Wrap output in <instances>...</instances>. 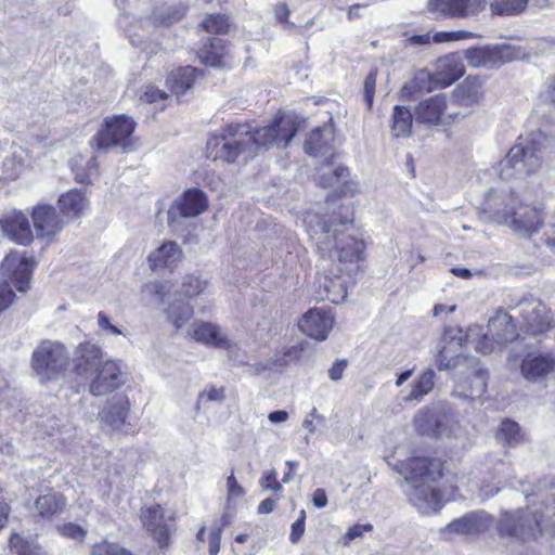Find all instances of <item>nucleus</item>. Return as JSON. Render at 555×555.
Instances as JSON below:
<instances>
[{
  "instance_id": "f257e3e1",
  "label": "nucleus",
  "mask_w": 555,
  "mask_h": 555,
  "mask_svg": "<svg viewBox=\"0 0 555 555\" xmlns=\"http://www.w3.org/2000/svg\"><path fill=\"white\" fill-rule=\"evenodd\" d=\"M299 129V121L292 115L276 116L270 124L253 128L247 122H230L220 135L207 141V157L212 160L234 163L257 156L269 147L285 149Z\"/></svg>"
},
{
  "instance_id": "f03ea898",
  "label": "nucleus",
  "mask_w": 555,
  "mask_h": 555,
  "mask_svg": "<svg viewBox=\"0 0 555 555\" xmlns=\"http://www.w3.org/2000/svg\"><path fill=\"white\" fill-rule=\"evenodd\" d=\"M317 216H308L305 222L307 231L314 240L318 251L323 262L337 260L334 263L341 267L348 275L356 274L360 269V262L364 259V242L358 238L352 227V219L346 215L341 218L333 216L330 220L311 225Z\"/></svg>"
},
{
  "instance_id": "7ed1b4c3",
  "label": "nucleus",
  "mask_w": 555,
  "mask_h": 555,
  "mask_svg": "<svg viewBox=\"0 0 555 555\" xmlns=\"http://www.w3.org/2000/svg\"><path fill=\"white\" fill-rule=\"evenodd\" d=\"M397 472L403 476L402 490L410 503L422 514L438 512L443 498L436 486L442 477L443 465L438 459L411 457L396 464Z\"/></svg>"
},
{
  "instance_id": "20e7f679",
  "label": "nucleus",
  "mask_w": 555,
  "mask_h": 555,
  "mask_svg": "<svg viewBox=\"0 0 555 555\" xmlns=\"http://www.w3.org/2000/svg\"><path fill=\"white\" fill-rule=\"evenodd\" d=\"M480 214L487 220L505 224L527 236L534 233L543 222L540 209L525 203L512 185L491 188L485 194Z\"/></svg>"
},
{
  "instance_id": "39448f33",
  "label": "nucleus",
  "mask_w": 555,
  "mask_h": 555,
  "mask_svg": "<svg viewBox=\"0 0 555 555\" xmlns=\"http://www.w3.org/2000/svg\"><path fill=\"white\" fill-rule=\"evenodd\" d=\"M102 350L92 343L79 344L74 358L75 373L93 396H104L124 385L127 380V367L121 361L101 362Z\"/></svg>"
},
{
  "instance_id": "423d86ee",
  "label": "nucleus",
  "mask_w": 555,
  "mask_h": 555,
  "mask_svg": "<svg viewBox=\"0 0 555 555\" xmlns=\"http://www.w3.org/2000/svg\"><path fill=\"white\" fill-rule=\"evenodd\" d=\"M550 139L541 131L520 135L506 156L493 168L501 181L514 182L538 172L550 149Z\"/></svg>"
},
{
  "instance_id": "0eeeda50",
  "label": "nucleus",
  "mask_w": 555,
  "mask_h": 555,
  "mask_svg": "<svg viewBox=\"0 0 555 555\" xmlns=\"http://www.w3.org/2000/svg\"><path fill=\"white\" fill-rule=\"evenodd\" d=\"M69 363L65 346L56 340H43L33 351L31 369L41 382L60 378Z\"/></svg>"
},
{
  "instance_id": "6e6552de",
  "label": "nucleus",
  "mask_w": 555,
  "mask_h": 555,
  "mask_svg": "<svg viewBox=\"0 0 555 555\" xmlns=\"http://www.w3.org/2000/svg\"><path fill=\"white\" fill-rule=\"evenodd\" d=\"M519 319L521 330L530 335H540L551 325L550 311L532 295L524 296L515 306H509Z\"/></svg>"
},
{
  "instance_id": "1a4fd4ad",
  "label": "nucleus",
  "mask_w": 555,
  "mask_h": 555,
  "mask_svg": "<svg viewBox=\"0 0 555 555\" xmlns=\"http://www.w3.org/2000/svg\"><path fill=\"white\" fill-rule=\"evenodd\" d=\"M320 267L324 273L317 280V299L328 300L336 305L344 302L353 275H348L341 267L335 264L327 267V262L322 260Z\"/></svg>"
},
{
  "instance_id": "9d476101",
  "label": "nucleus",
  "mask_w": 555,
  "mask_h": 555,
  "mask_svg": "<svg viewBox=\"0 0 555 555\" xmlns=\"http://www.w3.org/2000/svg\"><path fill=\"white\" fill-rule=\"evenodd\" d=\"M542 516L537 512L517 509L514 513H505L499 524V532L502 537L516 538L521 541L535 539L541 532Z\"/></svg>"
},
{
  "instance_id": "9b49d317",
  "label": "nucleus",
  "mask_w": 555,
  "mask_h": 555,
  "mask_svg": "<svg viewBox=\"0 0 555 555\" xmlns=\"http://www.w3.org/2000/svg\"><path fill=\"white\" fill-rule=\"evenodd\" d=\"M144 528L160 548L168 547L176 532V516L167 513L159 504L141 509L140 514Z\"/></svg>"
},
{
  "instance_id": "f8f14e48",
  "label": "nucleus",
  "mask_w": 555,
  "mask_h": 555,
  "mask_svg": "<svg viewBox=\"0 0 555 555\" xmlns=\"http://www.w3.org/2000/svg\"><path fill=\"white\" fill-rule=\"evenodd\" d=\"M135 129L134 120L126 115L106 118L104 127L92 138L99 150L111 146L127 147L131 142V134Z\"/></svg>"
},
{
  "instance_id": "ddd939ff",
  "label": "nucleus",
  "mask_w": 555,
  "mask_h": 555,
  "mask_svg": "<svg viewBox=\"0 0 555 555\" xmlns=\"http://www.w3.org/2000/svg\"><path fill=\"white\" fill-rule=\"evenodd\" d=\"M414 425L422 435L443 437L453 433L455 422L449 411L438 406L420 410L414 417Z\"/></svg>"
},
{
  "instance_id": "4468645a",
  "label": "nucleus",
  "mask_w": 555,
  "mask_h": 555,
  "mask_svg": "<svg viewBox=\"0 0 555 555\" xmlns=\"http://www.w3.org/2000/svg\"><path fill=\"white\" fill-rule=\"evenodd\" d=\"M35 264L33 258L14 251L4 258L0 270L1 274L10 280V284H13L20 292H25L28 288Z\"/></svg>"
},
{
  "instance_id": "2eb2a0df",
  "label": "nucleus",
  "mask_w": 555,
  "mask_h": 555,
  "mask_svg": "<svg viewBox=\"0 0 555 555\" xmlns=\"http://www.w3.org/2000/svg\"><path fill=\"white\" fill-rule=\"evenodd\" d=\"M428 11L436 17H468L486 9V0H428Z\"/></svg>"
},
{
  "instance_id": "dca6fc26",
  "label": "nucleus",
  "mask_w": 555,
  "mask_h": 555,
  "mask_svg": "<svg viewBox=\"0 0 555 555\" xmlns=\"http://www.w3.org/2000/svg\"><path fill=\"white\" fill-rule=\"evenodd\" d=\"M208 207V199L199 189H190L175 201L168 211V223L173 225L177 215L183 218H195Z\"/></svg>"
},
{
  "instance_id": "f3484780",
  "label": "nucleus",
  "mask_w": 555,
  "mask_h": 555,
  "mask_svg": "<svg viewBox=\"0 0 555 555\" xmlns=\"http://www.w3.org/2000/svg\"><path fill=\"white\" fill-rule=\"evenodd\" d=\"M334 325V315L328 308H312L300 319L298 326L307 336L323 341Z\"/></svg>"
},
{
  "instance_id": "a211bd4d",
  "label": "nucleus",
  "mask_w": 555,
  "mask_h": 555,
  "mask_svg": "<svg viewBox=\"0 0 555 555\" xmlns=\"http://www.w3.org/2000/svg\"><path fill=\"white\" fill-rule=\"evenodd\" d=\"M450 487L464 496L465 493L470 496H478L480 499H488L494 496L499 492V488L493 485H480L479 480L472 478V472L461 470L452 475L448 479Z\"/></svg>"
},
{
  "instance_id": "6ab92c4d",
  "label": "nucleus",
  "mask_w": 555,
  "mask_h": 555,
  "mask_svg": "<svg viewBox=\"0 0 555 555\" xmlns=\"http://www.w3.org/2000/svg\"><path fill=\"white\" fill-rule=\"evenodd\" d=\"M129 400L124 395L113 396L100 413L102 425L113 431H120L126 426L129 413Z\"/></svg>"
},
{
  "instance_id": "aec40b11",
  "label": "nucleus",
  "mask_w": 555,
  "mask_h": 555,
  "mask_svg": "<svg viewBox=\"0 0 555 555\" xmlns=\"http://www.w3.org/2000/svg\"><path fill=\"white\" fill-rule=\"evenodd\" d=\"M34 227L37 235L52 240L64 228V222L51 205H39L33 211Z\"/></svg>"
},
{
  "instance_id": "412c9836",
  "label": "nucleus",
  "mask_w": 555,
  "mask_h": 555,
  "mask_svg": "<svg viewBox=\"0 0 555 555\" xmlns=\"http://www.w3.org/2000/svg\"><path fill=\"white\" fill-rule=\"evenodd\" d=\"M492 525V518L485 512L466 514L453 520L444 529L443 533L449 538L455 534H478L488 530Z\"/></svg>"
},
{
  "instance_id": "4be33fe9",
  "label": "nucleus",
  "mask_w": 555,
  "mask_h": 555,
  "mask_svg": "<svg viewBox=\"0 0 555 555\" xmlns=\"http://www.w3.org/2000/svg\"><path fill=\"white\" fill-rule=\"evenodd\" d=\"M554 370L555 357L551 353H528L520 365L521 375L529 382H540Z\"/></svg>"
},
{
  "instance_id": "5701e85b",
  "label": "nucleus",
  "mask_w": 555,
  "mask_h": 555,
  "mask_svg": "<svg viewBox=\"0 0 555 555\" xmlns=\"http://www.w3.org/2000/svg\"><path fill=\"white\" fill-rule=\"evenodd\" d=\"M188 336L197 343L222 349H229L231 343L221 328L214 323L195 321L188 330Z\"/></svg>"
},
{
  "instance_id": "b1692460",
  "label": "nucleus",
  "mask_w": 555,
  "mask_h": 555,
  "mask_svg": "<svg viewBox=\"0 0 555 555\" xmlns=\"http://www.w3.org/2000/svg\"><path fill=\"white\" fill-rule=\"evenodd\" d=\"M447 108V95L438 93L421 101L414 109L415 120L425 125H439Z\"/></svg>"
},
{
  "instance_id": "393cba45",
  "label": "nucleus",
  "mask_w": 555,
  "mask_h": 555,
  "mask_svg": "<svg viewBox=\"0 0 555 555\" xmlns=\"http://www.w3.org/2000/svg\"><path fill=\"white\" fill-rule=\"evenodd\" d=\"M3 232L15 243L27 245L33 241V231L27 217L21 211H13L1 220Z\"/></svg>"
},
{
  "instance_id": "a878e982",
  "label": "nucleus",
  "mask_w": 555,
  "mask_h": 555,
  "mask_svg": "<svg viewBox=\"0 0 555 555\" xmlns=\"http://www.w3.org/2000/svg\"><path fill=\"white\" fill-rule=\"evenodd\" d=\"M465 60L473 67L496 68L505 62V50L498 47L472 48L465 51Z\"/></svg>"
},
{
  "instance_id": "bb28decb",
  "label": "nucleus",
  "mask_w": 555,
  "mask_h": 555,
  "mask_svg": "<svg viewBox=\"0 0 555 555\" xmlns=\"http://www.w3.org/2000/svg\"><path fill=\"white\" fill-rule=\"evenodd\" d=\"M480 333L481 327L475 325L470 326L466 334H464L462 330H457L456 334L451 336V338L456 340L459 346L473 344L475 350L482 354H488L496 349H501L502 346H499L488 332L483 333L481 337L476 338Z\"/></svg>"
},
{
  "instance_id": "cd10ccee",
  "label": "nucleus",
  "mask_w": 555,
  "mask_h": 555,
  "mask_svg": "<svg viewBox=\"0 0 555 555\" xmlns=\"http://www.w3.org/2000/svg\"><path fill=\"white\" fill-rule=\"evenodd\" d=\"M181 258L182 250L178 244L173 241H167L149 255L147 262L153 271H158L165 268L171 269Z\"/></svg>"
},
{
  "instance_id": "c85d7f7f",
  "label": "nucleus",
  "mask_w": 555,
  "mask_h": 555,
  "mask_svg": "<svg viewBox=\"0 0 555 555\" xmlns=\"http://www.w3.org/2000/svg\"><path fill=\"white\" fill-rule=\"evenodd\" d=\"M487 332L499 346L513 341L517 337L513 317L507 312L499 311L489 320Z\"/></svg>"
},
{
  "instance_id": "c756f323",
  "label": "nucleus",
  "mask_w": 555,
  "mask_h": 555,
  "mask_svg": "<svg viewBox=\"0 0 555 555\" xmlns=\"http://www.w3.org/2000/svg\"><path fill=\"white\" fill-rule=\"evenodd\" d=\"M334 131L331 125H324L312 130L304 143L305 152L310 156H324L327 158Z\"/></svg>"
},
{
  "instance_id": "7c9ffc66",
  "label": "nucleus",
  "mask_w": 555,
  "mask_h": 555,
  "mask_svg": "<svg viewBox=\"0 0 555 555\" xmlns=\"http://www.w3.org/2000/svg\"><path fill=\"white\" fill-rule=\"evenodd\" d=\"M196 70L192 66L179 67L171 70L167 76L166 83L172 94L178 101H181L184 95L192 89L195 81Z\"/></svg>"
},
{
  "instance_id": "2f4dec72",
  "label": "nucleus",
  "mask_w": 555,
  "mask_h": 555,
  "mask_svg": "<svg viewBox=\"0 0 555 555\" xmlns=\"http://www.w3.org/2000/svg\"><path fill=\"white\" fill-rule=\"evenodd\" d=\"M62 214L67 218H80L89 209V201L79 190L63 193L57 201Z\"/></svg>"
},
{
  "instance_id": "473e14b6",
  "label": "nucleus",
  "mask_w": 555,
  "mask_h": 555,
  "mask_svg": "<svg viewBox=\"0 0 555 555\" xmlns=\"http://www.w3.org/2000/svg\"><path fill=\"white\" fill-rule=\"evenodd\" d=\"M482 96V82L477 77H467L453 90L454 101L463 106L475 105L481 101Z\"/></svg>"
},
{
  "instance_id": "72a5a7b5",
  "label": "nucleus",
  "mask_w": 555,
  "mask_h": 555,
  "mask_svg": "<svg viewBox=\"0 0 555 555\" xmlns=\"http://www.w3.org/2000/svg\"><path fill=\"white\" fill-rule=\"evenodd\" d=\"M65 505L66 500L63 494L49 492L38 496L35 501L36 515L42 519L51 520L63 512Z\"/></svg>"
},
{
  "instance_id": "f704fd0d",
  "label": "nucleus",
  "mask_w": 555,
  "mask_h": 555,
  "mask_svg": "<svg viewBox=\"0 0 555 555\" xmlns=\"http://www.w3.org/2000/svg\"><path fill=\"white\" fill-rule=\"evenodd\" d=\"M437 68L436 80L441 88L452 85L465 73L463 63L456 56H448L439 60Z\"/></svg>"
},
{
  "instance_id": "c9c22d12",
  "label": "nucleus",
  "mask_w": 555,
  "mask_h": 555,
  "mask_svg": "<svg viewBox=\"0 0 555 555\" xmlns=\"http://www.w3.org/2000/svg\"><path fill=\"white\" fill-rule=\"evenodd\" d=\"M349 170L346 167H337L328 175L324 172L320 178V183L325 188L340 189L341 194L353 196L359 192L357 182L347 181Z\"/></svg>"
},
{
  "instance_id": "e433bc0d",
  "label": "nucleus",
  "mask_w": 555,
  "mask_h": 555,
  "mask_svg": "<svg viewBox=\"0 0 555 555\" xmlns=\"http://www.w3.org/2000/svg\"><path fill=\"white\" fill-rule=\"evenodd\" d=\"M228 49L221 38H210L208 44H204L198 53L201 62L205 65L221 67L223 66V57L227 55Z\"/></svg>"
},
{
  "instance_id": "4c0bfd02",
  "label": "nucleus",
  "mask_w": 555,
  "mask_h": 555,
  "mask_svg": "<svg viewBox=\"0 0 555 555\" xmlns=\"http://www.w3.org/2000/svg\"><path fill=\"white\" fill-rule=\"evenodd\" d=\"M227 504L223 512L224 525H230L236 513V502L245 495V490L233 474L227 478Z\"/></svg>"
},
{
  "instance_id": "58836bf2",
  "label": "nucleus",
  "mask_w": 555,
  "mask_h": 555,
  "mask_svg": "<svg viewBox=\"0 0 555 555\" xmlns=\"http://www.w3.org/2000/svg\"><path fill=\"white\" fill-rule=\"evenodd\" d=\"M414 114L405 106L397 105L392 111L391 131L396 138L409 137L412 130Z\"/></svg>"
},
{
  "instance_id": "ea45409f",
  "label": "nucleus",
  "mask_w": 555,
  "mask_h": 555,
  "mask_svg": "<svg viewBox=\"0 0 555 555\" xmlns=\"http://www.w3.org/2000/svg\"><path fill=\"white\" fill-rule=\"evenodd\" d=\"M435 372L431 369L424 371L413 383L410 393L404 398L405 401L420 402L428 395L435 385Z\"/></svg>"
},
{
  "instance_id": "a19ab883",
  "label": "nucleus",
  "mask_w": 555,
  "mask_h": 555,
  "mask_svg": "<svg viewBox=\"0 0 555 555\" xmlns=\"http://www.w3.org/2000/svg\"><path fill=\"white\" fill-rule=\"evenodd\" d=\"M496 437L509 447L519 446L526 440V434L519 424L508 418L501 422Z\"/></svg>"
},
{
  "instance_id": "79ce46f5",
  "label": "nucleus",
  "mask_w": 555,
  "mask_h": 555,
  "mask_svg": "<svg viewBox=\"0 0 555 555\" xmlns=\"http://www.w3.org/2000/svg\"><path fill=\"white\" fill-rule=\"evenodd\" d=\"M168 320L181 330L193 315V308L183 300L172 302L166 310Z\"/></svg>"
},
{
  "instance_id": "37998d69",
  "label": "nucleus",
  "mask_w": 555,
  "mask_h": 555,
  "mask_svg": "<svg viewBox=\"0 0 555 555\" xmlns=\"http://www.w3.org/2000/svg\"><path fill=\"white\" fill-rule=\"evenodd\" d=\"M496 15H515L521 13L528 5V0H486V7Z\"/></svg>"
},
{
  "instance_id": "c03bdc74",
  "label": "nucleus",
  "mask_w": 555,
  "mask_h": 555,
  "mask_svg": "<svg viewBox=\"0 0 555 555\" xmlns=\"http://www.w3.org/2000/svg\"><path fill=\"white\" fill-rule=\"evenodd\" d=\"M9 544L11 552L16 555H42L41 548L38 545L17 533L11 535Z\"/></svg>"
},
{
  "instance_id": "a18cd8bd",
  "label": "nucleus",
  "mask_w": 555,
  "mask_h": 555,
  "mask_svg": "<svg viewBox=\"0 0 555 555\" xmlns=\"http://www.w3.org/2000/svg\"><path fill=\"white\" fill-rule=\"evenodd\" d=\"M436 87H439L436 74L433 76L428 72L421 70L414 76L410 85L405 86V89L412 92H429Z\"/></svg>"
},
{
  "instance_id": "49530a36",
  "label": "nucleus",
  "mask_w": 555,
  "mask_h": 555,
  "mask_svg": "<svg viewBox=\"0 0 555 555\" xmlns=\"http://www.w3.org/2000/svg\"><path fill=\"white\" fill-rule=\"evenodd\" d=\"M92 555H133L128 548L118 543L102 540L92 546Z\"/></svg>"
},
{
  "instance_id": "de8ad7c7",
  "label": "nucleus",
  "mask_w": 555,
  "mask_h": 555,
  "mask_svg": "<svg viewBox=\"0 0 555 555\" xmlns=\"http://www.w3.org/2000/svg\"><path fill=\"white\" fill-rule=\"evenodd\" d=\"M487 384L485 379L483 373L479 372L473 376L470 379V388L467 391L460 392L457 389L454 393H459V396L475 400L480 398L486 391Z\"/></svg>"
},
{
  "instance_id": "09e8293b",
  "label": "nucleus",
  "mask_w": 555,
  "mask_h": 555,
  "mask_svg": "<svg viewBox=\"0 0 555 555\" xmlns=\"http://www.w3.org/2000/svg\"><path fill=\"white\" fill-rule=\"evenodd\" d=\"M202 26L208 33L222 34L228 31L230 25L225 15L217 14L205 18L202 23Z\"/></svg>"
},
{
  "instance_id": "8fccbe9b",
  "label": "nucleus",
  "mask_w": 555,
  "mask_h": 555,
  "mask_svg": "<svg viewBox=\"0 0 555 555\" xmlns=\"http://www.w3.org/2000/svg\"><path fill=\"white\" fill-rule=\"evenodd\" d=\"M207 281L196 275H188L184 278L182 288L188 297L197 296L204 292Z\"/></svg>"
},
{
  "instance_id": "3c124183",
  "label": "nucleus",
  "mask_w": 555,
  "mask_h": 555,
  "mask_svg": "<svg viewBox=\"0 0 555 555\" xmlns=\"http://www.w3.org/2000/svg\"><path fill=\"white\" fill-rule=\"evenodd\" d=\"M141 100L151 104H159L162 108L165 107L166 101L168 100V93L159 90L157 87L153 85H149L145 87L143 94L141 95Z\"/></svg>"
},
{
  "instance_id": "603ef678",
  "label": "nucleus",
  "mask_w": 555,
  "mask_h": 555,
  "mask_svg": "<svg viewBox=\"0 0 555 555\" xmlns=\"http://www.w3.org/2000/svg\"><path fill=\"white\" fill-rule=\"evenodd\" d=\"M57 531L64 538L72 539L76 542H82L86 538V530L73 522L59 526Z\"/></svg>"
},
{
  "instance_id": "864d4df0",
  "label": "nucleus",
  "mask_w": 555,
  "mask_h": 555,
  "mask_svg": "<svg viewBox=\"0 0 555 555\" xmlns=\"http://www.w3.org/2000/svg\"><path fill=\"white\" fill-rule=\"evenodd\" d=\"M477 36L469 31H439L436 33L431 38L436 43L448 42V41H457L467 38H476Z\"/></svg>"
},
{
  "instance_id": "5fc2aeb1",
  "label": "nucleus",
  "mask_w": 555,
  "mask_h": 555,
  "mask_svg": "<svg viewBox=\"0 0 555 555\" xmlns=\"http://www.w3.org/2000/svg\"><path fill=\"white\" fill-rule=\"evenodd\" d=\"M228 525H224L223 516L221 517V524L215 526L209 533V555H217L220 551L221 534L223 529Z\"/></svg>"
},
{
  "instance_id": "6e6d98bb",
  "label": "nucleus",
  "mask_w": 555,
  "mask_h": 555,
  "mask_svg": "<svg viewBox=\"0 0 555 555\" xmlns=\"http://www.w3.org/2000/svg\"><path fill=\"white\" fill-rule=\"evenodd\" d=\"M225 398L224 388H217L215 386H210L204 389L197 399V403L201 404L203 402H222Z\"/></svg>"
},
{
  "instance_id": "4d7b16f0",
  "label": "nucleus",
  "mask_w": 555,
  "mask_h": 555,
  "mask_svg": "<svg viewBox=\"0 0 555 555\" xmlns=\"http://www.w3.org/2000/svg\"><path fill=\"white\" fill-rule=\"evenodd\" d=\"M15 294L9 281L0 282V312L5 310L14 300Z\"/></svg>"
},
{
  "instance_id": "13d9d810",
  "label": "nucleus",
  "mask_w": 555,
  "mask_h": 555,
  "mask_svg": "<svg viewBox=\"0 0 555 555\" xmlns=\"http://www.w3.org/2000/svg\"><path fill=\"white\" fill-rule=\"evenodd\" d=\"M539 99L542 103L555 107V76L546 81Z\"/></svg>"
},
{
  "instance_id": "bf43d9fd",
  "label": "nucleus",
  "mask_w": 555,
  "mask_h": 555,
  "mask_svg": "<svg viewBox=\"0 0 555 555\" xmlns=\"http://www.w3.org/2000/svg\"><path fill=\"white\" fill-rule=\"evenodd\" d=\"M373 530V526L371 524H364V525H353L348 529L346 534L344 535V544H349L352 540L360 538L363 535L364 532H370Z\"/></svg>"
},
{
  "instance_id": "052dcab7",
  "label": "nucleus",
  "mask_w": 555,
  "mask_h": 555,
  "mask_svg": "<svg viewBox=\"0 0 555 555\" xmlns=\"http://www.w3.org/2000/svg\"><path fill=\"white\" fill-rule=\"evenodd\" d=\"M376 72L372 70L364 80V99L369 107H371L373 104L376 87Z\"/></svg>"
},
{
  "instance_id": "680f3d73",
  "label": "nucleus",
  "mask_w": 555,
  "mask_h": 555,
  "mask_svg": "<svg viewBox=\"0 0 555 555\" xmlns=\"http://www.w3.org/2000/svg\"><path fill=\"white\" fill-rule=\"evenodd\" d=\"M259 483L262 488L279 492L282 490V485L276 480V472H268L260 480Z\"/></svg>"
},
{
  "instance_id": "e2e57ef3",
  "label": "nucleus",
  "mask_w": 555,
  "mask_h": 555,
  "mask_svg": "<svg viewBox=\"0 0 555 555\" xmlns=\"http://www.w3.org/2000/svg\"><path fill=\"white\" fill-rule=\"evenodd\" d=\"M15 456V448L14 446L3 439L0 436V461L3 463H12Z\"/></svg>"
},
{
  "instance_id": "0e129e2a",
  "label": "nucleus",
  "mask_w": 555,
  "mask_h": 555,
  "mask_svg": "<svg viewBox=\"0 0 555 555\" xmlns=\"http://www.w3.org/2000/svg\"><path fill=\"white\" fill-rule=\"evenodd\" d=\"M98 325L99 327L111 334V335H121L122 332L115 325H113L108 319V317L103 313V312H99L98 314Z\"/></svg>"
},
{
  "instance_id": "69168bd1",
  "label": "nucleus",
  "mask_w": 555,
  "mask_h": 555,
  "mask_svg": "<svg viewBox=\"0 0 555 555\" xmlns=\"http://www.w3.org/2000/svg\"><path fill=\"white\" fill-rule=\"evenodd\" d=\"M146 289L157 296L160 302H164V298L169 293L170 286L167 282H154L146 285Z\"/></svg>"
},
{
  "instance_id": "338daca9",
  "label": "nucleus",
  "mask_w": 555,
  "mask_h": 555,
  "mask_svg": "<svg viewBox=\"0 0 555 555\" xmlns=\"http://www.w3.org/2000/svg\"><path fill=\"white\" fill-rule=\"evenodd\" d=\"M447 349L443 348L436 360L437 369L439 371L449 370L456 365L457 357L452 359H447Z\"/></svg>"
},
{
  "instance_id": "774afa93",
  "label": "nucleus",
  "mask_w": 555,
  "mask_h": 555,
  "mask_svg": "<svg viewBox=\"0 0 555 555\" xmlns=\"http://www.w3.org/2000/svg\"><path fill=\"white\" fill-rule=\"evenodd\" d=\"M346 367H347V362L345 360L335 361L334 364L332 365V367L328 370L330 378L334 382L341 379Z\"/></svg>"
}]
</instances>
